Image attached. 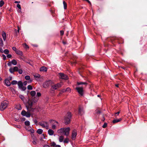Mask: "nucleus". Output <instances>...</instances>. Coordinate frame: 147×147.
<instances>
[{
  "instance_id": "obj_1",
  "label": "nucleus",
  "mask_w": 147,
  "mask_h": 147,
  "mask_svg": "<svg viewBox=\"0 0 147 147\" xmlns=\"http://www.w3.org/2000/svg\"><path fill=\"white\" fill-rule=\"evenodd\" d=\"M33 102L30 100H28L26 104V107L28 111L33 112L34 111V109L32 107Z\"/></svg>"
},
{
  "instance_id": "obj_2",
  "label": "nucleus",
  "mask_w": 147,
  "mask_h": 147,
  "mask_svg": "<svg viewBox=\"0 0 147 147\" xmlns=\"http://www.w3.org/2000/svg\"><path fill=\"white\" fill-rule=\"evenodd\" d=\"M50 122L51 123V128L53 130L56 129L59 125L58 122L55 120H50Z\"/></svg>"
},
{
  "instance_id": "obj_3",
  "label": "nucleus",
  "mask_w": 147,
  "mask_h": 147,
  "mask_svg": "<svg viewBox=\"0 0 147 147\" xmlns=\"http://www.w3.org/2000/svg\"><path fill=\"white\" fill-rule=\"evenodd\" d=\"M71 116V114L70 113L68 112L67 113L64 118V122L66 124H68L70 123Z\"/></svg>"
},
{
  "instance_id": "obj_4",
  "label": "nucleus",
  "mask_w": 147,
  "mask_h": 147,
  "mask_svg": "<svg viewBox=\"0 0 147 147\" xmlns=\"http://www.w3.org/2000/svg\"><path fill=\"white\" fill-rule=\"evenodd\" d=\"M9 104L8 101H5L3 102L1 104L0 110L2 111L4 110L7 106Z\"/></svg>"
},
{
  "instance_id": "obj_5",
  "label": "nucleus",
  "mask_w": 147,
  "mask_h": 147,
  "mask_svg": "<svg viewBox=\"0 0 147 147\" xmlns=\"http://www.w3.org/2000/svg\"><path fill=\"white\" fill-rule=\"evenodd\" d=\"M26 112L25 110H23L21 112V114L23 116H25L26 117H29L30 116L31 114L30 113V111Z\"/></svg>"
},
{
  "instance_id": "obj_6",
  "label": "nucleus",
  "mask_w": 147,
  "mask_h": 147,
  "mask_svg": "<svg viewBox=\"0 0 147 147\" xmlns=\"http://www.w3.org/2000/svg\"><path fill=\"white\" fill-rule=\"evenodd\" d=\"M51 82L50 80L47 81L43 83V86L44 88H46L51 84Z\"/></svg>"
},
{
  "instance_id": "obj_7",
  "label": "nucleus",
  "mask_w": 147,
  "mask_h": 147,
  "mask_svg": "<svg viewBox=\"0 0 147 147\" xmlns=\"http://www.w3.org/2000/svg\"><path fill=\"white\" fill-rule=\"evenodd\" d=\"M39 124L41 126L43 127H46L47 129L49 128V124L48 123L46 122H42L39 123Z\"/></svg>"
},
{
  "instance_id": "obj_8",
  "label": "nucleus",
  "mask_w": 147,
  "mask_h": 147,
  "mask_svg": "<svg viewBox=\"0 0 147 147\" xmlns=\"http://www.w3.org/2000/svg\"><path fill=\"white\" fill-rule=\"evenodd\" d=\"M76 89L78 93L81 95H82L83 94V89L82 87H77Z\"/></svg>"
},
{
  "instance_id": "obj_9",
  "label": "nucleus",
  "mask_w": 147,
  "mask_h": 147,
  "mask_svg": "<svg viewBox=\"0 0 147 147\" xmlns=\"http://www.w3.org/2000/svg\"><path fill=\"white\" fill-rule=\"evenodd\" d=\"M62 84L61 83L57 84L54 85L52 86V88L53 90H56L58 88L61 86Z\"/></svg>"
},
{
  "instance_id": "obj_10",
  "label": "nucleus",
  "mask_w": 147,
  "mask_h": 147,
  "mask_svg": "<svg viewBox=\"0 0 147 147\" xmlns=\"http://www.w3.org/2000/svg\"><path fill=\"white\" fill-rule=\"evenodd\" d=\"M59 77L60 78L65 80H67L68 79V77L66 75L62 73H59Z\"/></svg>"
},
{
  "instance_id": "obj_11",
  "label": "nucleus",
  "mask_w": 147,
  "mask_h": 147,
  "mask_svg": "<svg viewBox=\"0 0 147 147\" xmlns=\"http://www.w3.org/2000/svg\"><path fill=\"white\" fill-rule=\"evenodd\" d=\"M17 64V62L15 59H13L11 61H9L7 65L8 66H10L12 64L14 65H16Z\"/></svg>"
},
{
  "instance_id": "obj_12",
  "label": "nucleus",
  "mask_w": 147,
  "mask_h": 147,
  "mask_svg": "<svg viewBox=\"0 0 147 147\" xmlns=\"http://www.w3.org/2000/svg\"><path fill=\"white\" fill-rule=\"evenodd\" d=\"M70 128L69 127L64 128V133L65 135L68 136L69 133Z\"/></svg>"
},
{
  "instance_id": "obj_13",
  "label": "nucleus",
  "mask_w": 147,
  "mask_h": 147,
  "mask_svg": "<svg viewBox=\"0 0 147 147\" xmlns=\"http://www.w3.org/2000/svg\"><path fill=\"white\" fill-rule=\"evenodd\" d=\"M77 135V131L76 130L74 129L73 130L72 132V139L73 140H74L76 137Z\"/></svg>"
},
{
  "instance_id": "obj_14",
  "label": "nucleus",
  "mask_w": 147,
  "mask_h": 147,
  "mask_svg": "<svg viewBox=\"0 0 147 147\" xmlns=\"http://www.w3.org/2000/svg\"><path fill=\"white\" fill-rule=\"evenodd\" d=\"M25 129L28 131L30 132L31 133H33L34 132L33 129L30 127L27 126L25 127Z\"/></svg>"
},
{
  "instance_id": "obj_15",
  "label": "nucleus",
  "mask_w": 147,
  "mask_h": 147,
  "mask_svg": "<svg viewBox=\"0 0 147 147\" xmlns=\"http://www.w3.org/2000/svg\"><path fill=\"white\" fill-rule=\"evenodd\" d=\"M64 128H61L58 129L57 131V133L60 134H62L64 133Z\"/></svg>"
},
{
  "instance_id": "obj_16",
  "label": "nucleus",
  "mask_w": 147,
  "mask_h": 147,
  "mask_svg": "<svg viewBox=\"0 0 147 147\" xmlns=\"http://www.w3.org/2000/svg\"><path fill=\"white\" fill-rule=\"evenodd\" d=\"M5 83L6 85L7 86H9L11 85V83L8 79H6L5 81Z\"/></svg>"
},
{
  "instance_id": "obj_17",
  "label": "nucleus",
  "mask_w": 147,
  "mask_h": 147,
  "mask_svg": "<svg viewBox=\"0 0 147 147\" xmlns=\"http://www.w3.org/2000/svg\"><path fill=\"white\" fill-rule=\"evenodd\" d=\"M19 96L24 103L26 102V99L22 95H20Z\"/></svg>"
},
{
  "instance_id": "obj_18",
  "label": "nucleus",
  "mask_w": 147,
  "mask_h": 147,
  "mask_svg": "<svg viewBox=\"0 0 147 147\" xmlns=\"http://www.w3.org/2000/svg\"><path fill=\"white\" fill-rule=\"evenodd\" d=\"M48 133L50 136H52L54 134V131L51 129H49L48 130Z\"/></svg>"
},
{
  "instance_id": "obj_19",
  "label": "nucleus",
  "mask_w": 147,
  "mask_h": 147,
  "mask_svg": "<svg viewBox=\"0 0 147 147\" xmlns=\"http://www.w3.org/2000/svg\"><path fill=\"white\" fill-rule=\"evenodd\" d=\"M2 35L4 40L5 41L6 38V33L3 32L2 33Z\"/></svg>"
},
{
  "instance_id": "obj_20",
  "label": "nucleus",
  "mask_w": 147,
  "mask_h": 147,
  "mask_svg": "<svg viewBox=\"0 0 147 147\" xmlns=\"http://www.w3.org/2000/svg\"><path fill=\"white\" fill-rule=\"evenodd\" d=\"M122 120L121 118H119L118 119H115L113 121V123H115L119 121H120Z\"/></svg>"
},
{
  "instance_id": "obj_21",
  "label": "nucleus",
  "mask_w": 147,
  "mask_h": 147,
  "mask_svg": "<svg viewBox=\"0 0 147 147\" xmlns=\"http://www.w3.org/2000/svg\"><path fill=\"white\" fill-rule=\"evenodd\" d=\"M47 70V68L45 67H41L40 69V71H46Z\"/></svg>"
},
{
  "instance_id": "obj_22",
  "label": "nucleus",
  "mask_w": 147,
  "mask_h": 147,
  "mask_svg": "<svg viewBox=\"0 0 147 147\" xmlns=\"http://www.w3.org/2000/svg\"><path fill=\"white\" fill-rule=\"evenodd\" d=\"M16 53L17 54L20 55H22V52L19 50H17V51H16Z\"/></svg>"
},
{
  "instance_id": "obj_23",
  "label": "nucleus",
  "mask_w": 147,
  "mask_h": 147,
  "mask_svg": "<svg viewBox=\"0 0 147 147\" xmlns=\"http://www.w3.org/2000/svg\"><path fill=\"white\" fill-rule=\"evenodd\" d=\"M64 138V137L63 136H60L59 138V141L60 142H62Z\"/></svg>"
},
{
  "instance_id": "obj_24",
  "label": "nucleus",
  "mask_w": 147,
  "mask_h": 147,
  "mask_svg": "<svg viewBox=\"0 0 147 147\" xmlns=\"http://www.w3.org/2000/svg\"><path fill=\"white\" fill-rule=\"evenodd\" d=\"M18 85L19 88H20L23 85L22 82L21 81H19L18 83Z\"/></svg>"
},
{
  "instance_id": "obj_25",
  "label": "nucleus",
  "mask_w": 147,
  "mask_h": 147,
  "mask_svg": "<svg viewBox=\"0 0 147 147\" xmlns=\"http://www.w3.org/2000/svg\"><path fill=\"white\" fill-rule=\"evenodd\" d=\"M83 113V110L82 108H80L79 109V113L82 115Z\"/></svg>"
},
{
  "instance_id": "obj_26",
  "label": "nucleus",
  "mask_w": 147,
  "mask_h": 147,
  "mask_svg": "<svg viewBox=\"0 0 147 147\" xmlns=\"http://www.w3.org/2000/svg\"><path fill=\"white\" fill-rule=\"evenodd\" d=\"M16 108L19 110H21L22 109V107L20 105L18 104L16 106Z\"/></svg>"
},
{
  "instance_id": "obj_27",
  "label": "nucleus",
  "mask_w": 147,
  "mask_h": 147,
  "mask_svg": "<svg viewBox=\"0 0 147 147\" xmlns=\"http://www.w3.org/2000/svg\"><path fill=\"white\" fill-rule=\"evenodd\" d=\"M36 94V92L34 91H32L30 92V94L32 96H34Z\"/></svg>"
},
{
  "instance_id": "obj_28",
  "label": "nucleus",
  "mask_w": 147,
  "mask_h": 147,
  "mask_svg": "<svg viewBox=\"0 0 147 147\" xmlns=\"http://www.w3.org/2000/svg\"><path fill=\"white\" fill-rule=\"evenodd\" d=\"M43 132V130L41 129H38L37 131V132L38 134H42Z\"/></svg>"
},
{
  "instance_id": "obj_29",
  "label": "nucleus",
  "mask_w": 147,
  "mask_h": 147,
  "mask_svg": "<svg viewBox=\"0 0 147 147\" xmlns=\"http://www.w3.org/2000/svg\"><path fill=\"white\" fill-rule=\"evenodd\" d=\"M0 46L1 47L3 46V41L1 38H0Z\"/></svg>"
},
{
  "instance_id": "obj_30",
  "label": "nucleus",
  "mask_w": 147,
  "mask_h": 147,
  "mask_svg": "<svg viewBox=\"0 0 147 147\" xmlns=\"http://www.w3.org/2000/svg\"><path fill=\"white\" fill-rule=\"evenodd\" d=\"M25 125L27 126H29L30 124V122L29 121H27L25 122Z\"/></svg>"
},
{
  "instance_id": "obj_31",
  "label": "nucleus",
  "mask_w": 147,
  "mask_h": 147,
  "mask_svg": "<svg viewBox=\"0 0 147 147\" xmlns=\"http://www.w3.org/2000/svg\"><path fill=\"white\" fill-rule=\"evenodd\" d=\"M17 83L18 82L16 80H13L11 83V84L12 85H15L17 84Z\"/></svg>"
},
{
  "instance_id": "obj_32",
  "label": "nucleus",
  "mask_w": 147,
  "mask_h": 147,
  "mask_svg": "<svg viewBox=\"0 0 147 147\" xmlns=\"http://www.w3.org/2000/svg\"><path fill=\"white\" fill-rule=\"evenodd\" d=\"M77 84L78 85H82V84H84V85H86L87 84V83L86 82H77Z\"/></svg>"
},
{
  "instance_id": "obj_33",
  "label": "nucleus",
  "mask_w": 147,
  "mask_h": 147,
  "mask_svg": "<svg viewBox=\"0 0 147 147\" xmlns=\"http://www.w3.org/2000/svg\"><path fill=\"white\" fill-rule=\"evenodd\" d=\"M34 76L36 78H39L40 77V75L38 74H35L34 75Z\"/></svg>"
},
{
  "instance_id": "obj_34",
  "label": "nucleus",
  "mask_w": 147,
  "mask_h": 147,
  "mask_svg": "<svg viewBox=\"0 0 147 147\" xmlns=\"http://www.w3.org/2000/svg\"><path fill=\"white\" fill-rule=\"evenodd\" d=\"M63 4L64 5V8L65 9H66L67 8V5L66 3L64 1H63Z\"/></svg>"
},
{
  "instance_id": "obj_35",
  "label": "nucleus",
  "mask_w": 147,
  "mask_h": 147,
  "mask_svg": "<svg viewBox=\"0 0 147 147\" xmlns=\"http://www.w3.org/2000/svg\"><path fill=\"white\" fill-rule=\"evenodd\" d=\"M9 71L11 73H13V72L15 71L14 70L13 68L11 67L9 69Z\"/></svg>"
},
{
  "instance_id": "obj_36",
  "label": "nucleus",
  "mask_w": 147,
  "mask_h": 147,
  "mask_svg": "<svg viewBox=\"0 0 147 147\" xmlns=\"http://www.w3.org/2000/svg\"><path fill=\"white\" fill-rule=\"evenodd\" d=\"M69 141V139L68 138H66L65 139L64 141V143H68Z\"/></svg>"
},
{
  "instance_id": "obj_37",
  "label": "nucleus",
  "mask_w": 147,
  "mask_h": 147,
  "mask_svg": "<svg viewBox=\"0 0 147 147\" xmlns=\"http://www.w3.org/2000/svg\"><path fill=\"white\" fill-rule=\"evenodd\" d=\"M4 1H0V7H2L3 5H4Z\"/></svg>"
},
{
  "instance_id": "obj_38",
  "label": "nucleus",
  "mask_w": 147,
  "mask_h": 147,
  "mask_svg": "<svg viewBox=\"0 0 147 147\" xmlns=\"http://www.w3.org/2000/svg\"><path fill=\"white\" fill-rule=\"evenodd\" d=\"M5 54H7L9 53V51L7 49H5L3 51V52Z\"/></svg>"
},
{
  "instance_id": "obj_39",
  "label": "nucleus",
  "mask_w": 147,
  "mask_h": 147,
  "mask_svg": "<svg viewBox=\"0 0 147 147\" xmlns=\"http://www.w3.org/2000/svg\"><path fill=\"white\" fill-rule=\"evenodd\" d=\"M65 91L66 92H70L71 91V89L70 88H67L65 90Z\"/></svg>"
},
{
  "instance_id": "obj_40",
  "label": "nucleus",
  "mask_w": 147,
  "mask_h": 147,
  "mask_svg": "<svg viewBox=\"0 0 147 147\" xmlns=\"http://www.w3.org/2000/svg\"><path fill=\"white\" fill-rule=\"evenodd\" d=\"M15 71H17L18 70V68L17 66H15L13 68Z\"/></svg>"
},
{
  "instance_id": "obj_41",
  "label": "nucleus",
  "mask_w": 147,
  "mask_h": 147,
  "mask_svg": "<svg viewBox=\"0 0 147 147\" xmlns=\"http://www.w3.org/2000/svg\"><path fill=\"white\" fill-rule=\"evenodd\" d=\"M27 88L28 90H31L32 89V86L30 85L28 86H27Z\"/></svg>"
},
{
  "instance_id": "obj_42",
  "label": "nucleus",
  "mask_w": 147,
  "mask_h": 147,
  "mask_svg": "<svg viewBox=\"0 0 147 147\" xmlns=\"http://www.w3.org/2000/svg\"><path fill=\"white\" fill-rule=\"evenodd\" d=\"M20 89H21L23 91L25 90L26 89V88L24 86H23L20 88Z\"/></svg>"
},
{
  "instance_id": "obj_43",
  "label": "nucleus",
  "mask_w": 147,
  "mask_h": 147,
  "mask_svg": "<svg viewBox=\"0 0 147 147\" xmlns=\"http://www.w3.org/2000/svg\"><path fill=\"white\" fill-rule=\"evenodd\" d=\"M25 79L27 80H29L30 79V77L29 76H27L25 77Z\"/></svg>"
},
{
  "instance_id": "obj_44",
  "label": "nucleus",
  "mask_w": 147,
  "mask_h": 147,
  "mask_svg": "<svg viewBox=\"0 0 147 147\" xmlns=\"http://www.w3.org/2000/svg\"><path fill=\"white\" fill-rule=\"evenodd\" d=\"M23 46L26 48L27 49L28 48V46L25 43L23 44Z\"/></svg>"
},
{
  "instance_id": "obj_45",
  "label": "nucleus",
  "mask_w": 147,
  "mask_h": 147,
  "mask_svg": "<svg viewBox=\"0 0 147 147\" xmlns=\"http://www.w3.org/2000/svg\"><path fill=\"white\" fill-rule=\"evenodd\" d=\"M1 56L3 57V59L4 60H5L6 59V57L5 55H2Z\"/></svg>"
},
{
  "instance_id": "obj_46",
  "label": "nucleus",
  "mask_w": 147,
  "mask_h": 147,
  "mask_svg": "<svg viewBox=\"0 0 147 147\" xmlns=\"http://www.w3.org/2000/svg\"><path fill=\"white\" fill-rule=\"evenodd\" d=\"M65 90V89H63L60 92V93H59V94H61L63 92H65V90Z\"/></svg>"
},
{
  "instance_id": "obj_47",
  "label": "nucleus",
  "mask_w": 147,
  "mask_h": 147,
  "mask_svg": "<svg viewBox=\"0 0 147 147\" xmlns=\"http://www.w3.org/2000/svg\"><path fill=\"white\" fill-rule=\"evenodd\" d=\"M107 124L106 123H105L104 124L102 125V127L103 128H105L107 126Z\"/></svg>"
},
{
  "instance_id": "obj_48",
  "label": "nucleus",
  "mask_w": 147,
  "mask_h": 147,
  "mask_svg": "<svg viewBox=\"0 0 147 147\" xmlns=\"http://www.w3.org/2000/svg\"><path fill=\"white\" fill-rule=\"evenodd\" d=\"M19 73L20 74H21L22 73V70L21 69H20L19 70H18Z\"/></svg>"
},
{
  "instance_id": "obj_49",
  "label": "nucleus",
  "mask_w": 147,
  "mask_h": 147,
  "mask_svg": "<svg viewBox=\"0 0 147 147\" xmlns=\"http://www.w3.org/2000/svg\"><path fill=\"white\" fill-rule=\"evenodd\" d=\"M7 57L8 58H11V54H8L7 55Z\"/></svg>"
},
{
  "instance_id": "obj_50",
  "label": "nucleus",
  "mask_w": 147,
  "mask_h": 147,
  "mask_svg": "<svg viewBox=\"0 0 147 147\" xmlns=\"http://www.w3.org/2000/svg\"><path fill=\"white\" fill-rule=\"evenodd\" d=\"M56 145V144L54 142H53V143H51V146H55Z\"/></svg>"
},
{
  "instance_id": "obj_51",
  "label": "nucleus",
  "mask_w": 147,
  "mask_h": 147,
  "mask_svg": "<svg viewBox=\"0 0 147 147\" xmlns=\"http://www.w3.org/2000/svg\"><path fill=\"white\" fill-rule=\"evenodd\" d=\"M12 49L13 50L15 51V52H16V51L17 50V49H16V48L15 47H12Z\"/></svg>"
},
{
  "instance_id": "obj_52",
  "label": "nucleus",
  "mask_w": 147,
  "mask_h": 147,
  "mask_svg": "<svg viewBox=\"0 0 147 147\" xmlns=\"http://www.w3.org/2000/svg\"><path fill=\"white\" fill-rule=\"evenodd\" d=\"M17 7L19 9H21V6L19 4H18L17 5Z\"/></svg>"
},
{
  "instance_id": "obj_53",
  "label": "nucleus",
  "mask_w": 147,
  "mask_h": 147,
  "mask_svg": "<svg viewBox=\"0 0 147 147\" xmlns=\"http://www.w3.org/2000/svg\"><path fill=\"white\" fill-rule=\"evenodd\" d=\"M60 34H61V35H63L64 34V32L62 30L61 31H60Z\"/></svg>"
},
{
  "instance_id": "obj_54",
  "label": "nucleus",
  "mask_w": 147,
  "mask_h": 147,
  "mask_svg": "<svg viewBox=\"0 0 147 147\" xmlns=\"http://www.w3.org/2000/svg\"><path fill=\"white\" fill-rule=\"evenodd\" d=\"M119 113H120L119 112H118L117 113H115V117H116L117 116V115H118L119 114Z\"/></svg>"
},
{
  "instance_id": "obj_55",
  "label": "nucleus",
  "mask_w": 147,
  "mask_h": 147,
  "mask_svg": "<svg viewBox=\"0 0 147 147\" xmlns=\"http://www.w3.org/2000/svg\"><path fill=\"white\" fill-rule=\"evenodd\" d=\"M37 96H41V93H40V92H38L37 93Z\"/></svg>"
},
{
  "instance_id": "obj_56",
  "label": "nucleus",
  "mask_w": 147,
  "mask_h": 147,
  "mask_svg": "<svg viewBox=\"0 0 147 147\" xmlns=\"http://www.w3.org/2000/svg\"><path fill=\"white\" fill-rule=\"evenodd\" d=\"M10 88L11 90V91H12V92H13V91H15V90H14V89L13 88H11V87H10Z\"/></svg>"
},
{
  "instance_id": "obj_57",
  "label": "nucleus",
  "mask_w": 147,
  "mask_h": 147,
  "mask_svg": "<svg viewBox=\"0 0 147 147\" xmlns=\"http://www.w3.org/2000/svg\"><path fill=\"white\" fill-rule=\"evenodd\" d=\"M3 51H3V49L2 48H0V51L1 53H3Z\"/></svg>"
},
{
  "instance_id": "obj_58",
  "label": "nucleus",
  "mask_w": 147,
  "mask_h": 147,
  "mask_svg": "<svg viewBox=\"0 0 147 147\" xmlns=\"http://www.w3.org/2000/svg\"><path fill=\"white\" fill-rule=\"evenodd\" d=\"M44 147H50L49 145H47V144L44 145Z\"/></svg>"
},
{
  "instance_id": "obj_59",
  "label": "nucleus",
  "mask_w": 147,
  "mask_h": 147,
  "mask_svg": "<svg viewBox=\"0 0 147 147\" xmlns=\"http://www.w3.org/2000/svg\"><path fill=\"white\" fill-rule=\"evenodd\" d=\"M24 85H26L27 84V81H25L24 82Z\"/></svg>"
},
{
  "instance_id": "obj_60",
  "label": "nucleus",
  "mask_w": 147,
  "mask_h": 147,
  "mask_svg": "<svg viewBox=\"0 0 147 147\" xmlns=\"http://www.w3.org/2000/svg\"><path fill=\"white\" fill-rule=\"evenodd\" d=\"M18 33H19V30H20V28L18 26Z\"/></svg>"
},
{
  "instance_id": "obj_61",
  "label": "nucleus",
  "mask_w": 147,
  "mask_h": 147,
  "mask_svg": "<svg viewBox=\"0 0 147 147\" xmlns=\"http://www.w3.org/2000/svg\"><path fill=\"white\" fill-rule=\"evenodd\" d=\"M12 78L11 77H9V79H8V80H12Z\"/></svg>"
},
{
  "instance_id": "obj_62",
  "label": "nucleus",
  "mask_w": 147,
  "mask_h": 147,
  "mask_svg": "<svg viewBox=\"0 0 147 147\" xmlns=\"http://www.w3.org/2000/svg\"><path fill=\"white\" fill-rule=\"evenodd\" d=\"M62 42H63V43L64 45H65V44H66V43H67L66 42H65V41H63Z\"/></svg>"
},
{
  "instance_id": "obj_63",
  "label": "nucleus",
  "mask_w": 147,
  "mask_h": 147,
  "mask_svg": "<svg viewBox=\"0 0 147 147\" xmlns=\"http://www.w3.org/2000/svg\"><path fill=\"white\" fill-rule=\"evenodd\" d=\"M32 143H33V144H36V142L34 140L32 142Z\"/></svg>"
},
{
  "instance_id": "obj_64",
  "label": "nucleus",
  "mask_w": 147,
  "mask_h": 147,
  "mask_svg": "<svg viewBox=\"0 0 147 147\" xmlns=\"http://www.w3.org/2000/svg\"><path fill=\"white\" fill-rule=\"evenodd\" d=\"M55 147H61V146L59 145H56Z\"/></svg>"
}]
</instances>
